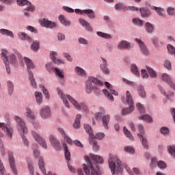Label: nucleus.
Segmentation results:
<instances>
[{"label":"nucleus","mask_w":175,"mask_h":175,"mask_svg":"<svg viewBox=\"0 0 175 175\" xmlns=\"http://www.w3.org/2000/svg\"><path fill=\"white\" fill-rule=\"evenodd\" d=\"M90 157L85 156V161L88 162V165H83V169L85 175H100L98 163H103V159L100 156L90 154ZM88 167L90 168H88Z\"/></svg>","instance_id":"obj_1"},{"label":"nucleus","mask_w":175,"mask_h":175,"mask_svg":"<svg viewBox=\"0 0 175 175\" xmlns=\"http://www.w3.org/2000/svg\"><path fill=\"white\" fill-rule=\"evenodd\" d=\"M108 163L112 174H114L116 172L117 173H120V172L122 170V167H125L128 173H132V171L128 167L126 164H121V161L118 159L117 156H114L110 154Z\"/></svg>","instance_id":"obj_2"},{"label":"nucleus","mask_w":175,"mask_h":175,"mask_svg":"<svg viewBox=\"0 0 175 175\" xmlns=\"http://www.w3.org/2000/svg\"><path fill=\"white\" fill-rule=\"evenodd\" d=\"M57 91L58 95L59 96L61 99H62L66 107H68V109L69 107H70V106L69 105V102H68V100L66 99H68V100H70V103H72V105L75 107L77 110H81V109H84V107H85V104H84V103H79L77 100H76V99H75L70 95L65 96V94H64V92H62V90H61L59 88H57Z\"/></svg>","instance_id":"obj_3"},{"label":"nucleus","mask_w":175,"mask_h":175,"mask_svg":"<svg viewBox=\"0 0 175 175\" xmlns=\"http://www.w3.org/2000/svg\"><path fill=\"white\" fill-rule=\"evenodd\" d=\"M14 120L16 122V129L18 133L21 135L25 146L28 147V146H29V142H28V139H27V137L24 135L28 133V127H27V124H25L24 120L18 116H14Z\"/></svg>","instance_id":"obj_4"},{"label":"nucleus","mask_w":175,"mask_h":175,"mask_svg":"<svg viewBox=\"0 0 175 175\" xmlns=\"http://www.w3.org/2000/svg\"><path fill=\"white\" fill-rule=\"evenodd\" d=\"M126 102L129 105V108H126L122 110V116H126V114H131L133 110H135V106H133V100L132 99V95L129 90L126 92Z\"/></svg>","instance_id":"obj_5"},{"label":"nucleus","mask_w":175,"mask_h":175,"mask_svg":"<svg viewBox=\"0 0 175 175\" xmlns=\"http://www.w3.org/2000/svg\"><path fill=\"white\" fill-rule=\"evenodd\" d=\"M92 83L94 84H97V85H103V83H102V81L98 80V79L90 77L86 81L85 91L87 94H91L94 88V86H92Z\"/></svg>","instance_id":"obj_6"},{"label":"nucleus","mask_w":175,"mask_h":175,"mask_svg":"<svg viewBox=\"0 0 175 175\" xmlns=\"http://www.w3.org/2000/svg\"><path fill=\"white\" fill-rule=\"evenodd\" d=\"M84 129L92 139H98V140H102V139L105 137V133H98L94 135V133H92V128L89 124H85Z\"/></svg>","instance_id":"obj_7"},{"label":"nucleus","mask_w":175,"mask_h":175,"mask_svg":"<svg viewBox=\"0 0 175 175\" xmlns=\"http://www.w3.org/2000/svg\"><path fill=\"white\" fill-rule=\"evenodd\" d=\"M161 80H163L164 83H167V84L169 85V87L175 91V84L173 82V79H172V77H170L169 74L166 72L163 73L161 75Z\"/></svg>","instance_id":"obj_8"},{"label":"nucleus","mask_w":175,"mask_h":175,"mask_svg":"<svg viewBox=\"0 0 175 175\" xmlns=\"http://www.w3.org/2000/svg\"><path fill=\"white\" fill-rule=\"evenodd\" d=\"M115 9L116 10H123V12H126L128 10H132L133 12H137L139 10V8L133 6H128L126 7L124 3H118L115 5Z\"/></svg>","instance_id":"obj_9"},{"label":"nucleus","mask_w":175,"mask_h":175,"mask_svg":"<svg viewBox=\"0 0 175 175\" xmlns=\"http://www.w3.org/2000/svg\"><path fill=\"white\" fill-rule=\"evenodd\" d=\"M17 4L19 6H25L27 5L28 7L25 9L27 12H35V6L28 1V0H17Z\"/></svg>","instance_id":"obj_10"},{"label":"nucleus","mask_w":175,"mask_h":175,"mask_svg":"<svg viewBox=\"0 0 175 175\" xmlns=\"http://www.w3.org/2000/svg\"><path fill=\"white\" fill-rule=\"evenodd\" d=\"M31 135L35 140L38 142V143H39V144L42 146L43 148H47V144H46V141H44V139H43L42 137H40L39 135L36 133V132L31 131Z\"/></svg>","instance_id":"obj_11"},{"label":"nucleus","mask_w":175,"mask_h":175,"mask_svg":"<svg viewBox=\"0 0 175 175\" xmlns=\"http://www.w3.org/2000/svg\"><path fill=\"white\" fill-rule=\"evenodd\" d=\"M135 40L139 45V47L140 48L141 53H142V54H144V55H148V53H149L148 49L144 44V42H143V41H142V40H140L139 38H135Z\"/></svg>","instance_id":"obj_12"},{"label":"nucleus","mask_w":175,"mask_h":175,"mask_svg":"<svg viewBox=\"0 0 175 175\" xmlns=\"http://www.w3.org/2000/svg\"><path fill=\"white\" fill-rule=\"evenodd\" d=\"M101 59L103 61V64L100 65V70H102L103 73H104V75H110V70H109V68H107L109 65L107 64V60L103 57H102Z\"/></svg>","instance_id":"obj_13"},{"label":"nucleus","mask_w":175,"mask_h":175,"mask_svg":"<svg viewBox=\"0 0 175 175\" xmlns=\"http://www.w3.org/2000/svg\"><path fill=\"white\" fill-rule=\"evenodd\" d=\"M8 158L10 167L14 173V174H17V170H16V165H14V157H13V152H8Z\"/></svg>","instance_id":"obj_14"},{"label":"nucleus","mask_w":175,"mask_h":175,"mask_svg":"<svg viewBox=\"0 0 175 175\" xmlns=\"http://www.w3.org/2000/svg\"><path fill=\"white\" fill-rule=\"evenodd\" d=\"M6 53H7L6 50L3 49L1 55L5 65L7 73L8 75H10V67H9V64H8V61H9V58H8V55H6Z\"/></svg>","instance_id":"obj_15"},{"label":"nucleus","mask_w":175,"mask_h":175,"mask_svg":"<svg viewBox=\"0 0 175 175\" xmlns=\"http://www.w3.org/2000/svg\"><path fill=\"white\" fill-rule=\"evenodd\" d=\"M0 128L6 133L7 136L10 137V139L13 137V129H9L5 123H0Z\"/></svg>","instance_id":"obj_16"},{"label":"nucleus","mask_w":175,"mask_h":175,"mask_svg":"<svg viewBox=\"0 0 175 175\" xmlns=\"http://www.w3.org/2000/svg\"><path fill=\"white\" fill-rule=\"evenodd\" d=\"M40 115L43 118V120H46L50 116H51V111L50 108L45 107L40 110Z\"/></svg>","instance_id":"obj_17"},{"label":"nucleus","mask_w":175,"mask_h":175,"mask_svg":"<svg viewBox=\"0 0 175 175\" xmlns=\"http://www.w3.org/2000/svg\"><path fill=\"white\" fill-rule=\"evenodd\" d=\"M103 93L105 96H107V99H109V100H114V97L113 95H118V93L116 92L114 90H107L106 89L103 90ZM113 94V95H111Z\"/></svg>","instance_id":"obj_18"},{"label":"nucleus","mask_w":175,"mask_h":175,"mask_svg":"<svg viewBox=\"0 0 175 175\" xmlns=\"http://www.w3.org/2000/svg\"><path fill=\"white\" fill-rule=\"evenodd\" d=\"M41 25L45 28H55L56 25L54 22H51L48 19L43 18L40 21Z\"/></svg>","instance_id":"obj_19"},{"label":"nucleus","mask_w":175,"mask_h":175,"mask_svg":"<svg viewBox=\"0 0 175 175\" xmlns=\"http://www.w3.org/2000/svg\"><path fill=\"white\" fill-rule=\"evenodd\" d=\"M44 161H43V157H40L38 160V166L44 175H53L52 172H48L47 174H46V168L44 167Z\"/></svg>","instance_id":"obj_20"},{"label":"nucleus","mask_w":175,"mask_h":175,"mask_svg":"<svg viewBox=\"0 0 175 175\" xmlns=\"http://www.w3.org/2000/svg\"><path fill=\"white\" fill-rule=\"evenodd\" d=\"M132 47L131 46V43L128 42L126 40H122L119 44H118V49L119 50H129Z\"/></svg>","instance_id":"obj_21"},{"label":"nucleus","mask_w":175,"mask_h":175,"mask_svg":"<svg viewBox=\"0 0 175 175\" xmlns=\"http://www.w3.org/2000/svg\"><path fill=\"white\" fill-rule=\"evenodd\" d=\"M79 23L81 25L86 29V31H88V32H92V31H94V29L87 21L83 18H79Z\"/></svg>","instance_id":"obj_22"},{"label":"nucleus","mask_w":175,"mask_h":175,"mask_svg":"<svg viewBox=\"0 0 175 175\" xmlns=\"http://www.w3.org/2000/svg\"><path fill=\"white\" fill-rule=\"evenodd\" d=\"M79 23L81 25L86 29V31H88V32H92V31H94V29L87 21L83 18H79Z\"/></svg>","instance_id":"obj_23"},{"label":"nucleus","mask_w":175,"mask_h":175,"mask_svg":"<svg viewBox=\"0 0 175 175\" xmlns=\"http://www.w3.org/2000/svg\"><path fill=\"white\" fill-rule=\"evenodd\" d=\"M49 141L51 146H53L55 150H59L61 144L57 140V138H55L54 135L49 136Z\"/></svg>","instance_id":"obj_24"},{"label":"nucleus","mask_w":175,"mask_h":175,"mask_svg":"<svg viewBox=\"0 0 175 175\" xmlns=\"http://www.w3.org/2000/svg\"><path fill=\"white\" fill-rule=\"evenodd\" d=\"M25 63L27 66L28 72H29V69H34L35 68V64H33V62L31 60V59L25 57H24Z\"/></svg>","instance_id":"obj_25"},{"label":"nucleus","mask_w":175,"mask_h":175,"mask_svg":"<svg viewBox=\"0 0 175 175\" xmlns=\"http://www.w3.org/2000/svg\"><path fill=\"white\" fill-rule=\"evenodd\" d=\"M142 17L147 18L151 16V11L146 8H142L139 9Z\"/></svg>","instance_id":"obj_26"},{"label":"nucleus","mask_w":175,"mask_h":175,"mask_svg":"<svg viewBox=\"0 0 175 175\" xmlns=\"http://www.w3.org/2000/svg\"><path fill=\"white\" fill-rule=\"evenodd\" d=\"M103 125L105 129H109V122H110V115H105L102 118Z\"/></svg>","instance_id":"obj_27"},{"label":"nucleus","mask_w":175,"mask_h":175,"mask_svg":"<svg viewBox=\"0 0 175 175\" xmlns=\"http://www.w3.org/2000/svg\"><path fill=\"white\" fill-rule=\"evenodd\" d=\"M75 72L77 76H81V77H85V76H87V72H85V70L79 66L75 67Z\"/></svg>","instance_id":"obj_28"},{"label":"nucleus","mask_w":175,"mask_h":175,"mask_svg":"<svg viewBox=\"0 0 175 175\" xmlns=\"http://www.w3.org/2000/svg\"><path fill=\"white\" fill-rule=\"evenodd\" d=\"M0 33L5 36H9L10 38H14V35L13 34V32L6 29H0Z\"/></svg>","instance_id":"obj_29"},{"label":"nucleus","mask_w":175,"mask_h":175,"mask_svg":"<svg viewBox=\"0 0 175 175\" xmlns=\"http://www.w3.org/2000/svg\"><path fill=\"white\" fill-rule=\"evenodd\" d=\"M152 10H155L156 13L159 16H161V17H163L165 16V10L161 7H155V6H152L151 7Z\"/></svg>","instance_id":"obj_30"},{"label":"nucleus","mask_w":175,"mask_h":175,"mask_svg":"<svg viewBox=\"0 0 175 175\" xmlns=\"http://www.w3.org/2000/svg\"><path fill=\"white\" fill-rule=\"evenodd\" d=\"M57 55V52L52 51L51 52V58L52 61L55 62V64H65V62L62 59H57V57H55Z\"/></svg>","instance_id":"obj_31"},{"label":"nucleus","mask_w":175,"mask_h":175,"mask_svg":"<svg viewBox=\"0 0 175 175\" xmlns=\"http://www.w3.org/2000/svg\"><path fill=\"white\" fill-rule=\"evenodd\" d=\"M18 38L21 39V40H28V42H32V38L28 36L24 32H19L18 33Z\"/></svg>","instance_id":"obj_32"},{"label":"nucleus","mask_w":175,"mask_h":175,"mask_svg":"<svg viewBox=\"0 0 175 175\" xmlns=\"http://www.w3.org/2000/svg\"><path fill=\"white\" fill-rule=\"evenodd\" d=\"M34 95H35L36 100L38 105H41L42 102H43V94H42V92H36L34 93Z\"/></svg>","instance_id":"obj_33"},{"label":"nucleus","mask_w":175,"mask_h":175,"mask_svg":"<svg viewBox=\"0 0 175 175\" xmlns=\"http://www.w3.org/2000/svg\"><path fill=\"white\" fill-rule=\"evenodd\" d=\"M25 117H27V118H29V120H31L33 121L35 120V113H33V111L31 110L29 108L26 109V112L25 113Z\"/></svg>","instance_id":"obj_34"},{"label":"nucleus","mask_w":175,"mask_h":175,"mask_svg":"<svg viewBox=\"0 0 175 175\" xmlns=\"http://www.w3.org/2000/svg\"><path fill=\"white\" fill-rule=\"evenodd\" d=\"M83 13L87 14L88 17L90 18V20H94V18L96 17L95 12H94V10L91 9L83 10Z\"/></svg>","instance_id":"obj_35"},{"label":"nucleus","mask_w":175,"mask_h":175,"mask_svg":"<svg viewBox=\"0 0 175 175\" xmlns=\"http://www.w3.org/2000/svg\"><path fill=\"white\" fill-rule=\"evenodd\" d=\"M59 21H60L61 24L64 25V27H69V25H70V21H68V19H66L64 15L59 16Z\"/></svg>","instance_id":"obj_36"},{"label":"nucleus","mask_w":175,"mask_h":175,"mask_svg":"<svg viewBox=\"0 0 175 175\" xmlns=\"http://www.w3.org/2000/svg\"><path fill=\"white\" fill-rule=\"evenodd\" d=\"M138 136L142 142V146H144V148H146V150H148V141H147V138L146 137V135H138Z\"/></svg>","instance_id":"obj_37"},{"label":"nucleus","mask_w":175,"mask_h":175,"mask_svg":"<svg viewBox=\"0 0 175 175\" xmlns=\"http://www.w3.org/2000/svg\"><path fill=\"white\" fill-rule=\"evenodd\" d=\"M29 79L31 87H33V88H36V81H35L33 74H32V72L31 71H29Z\"/></svg>","instance_id":"obj_38"},{"label":"nucleus","mask_w":175,"mask_h":175,"mask_svg":"<svg viewBox=\"0 0 175 175\" xmlns=\"http://www.w3.org/2000/svg\"><path fill=\"white\" fill-rule=\"evenodd\" d=\"M145 29L148 33H152V32H154V25L149 22H146L145 24Z\"/></svg>","instance_id":"obj_39"},{"label":"nucleus","mask_w":175,"mask_h":175,"mask_svg":"<svg viewBox=\"0 0 175 175\" xmlns=\"http://www.w3.org/2000/svg\"><path fill=\"white\" fill-rule=\"evenodd\" d=\"M63 147L64 148V154L66 161H70V152L69 151L68 146L66 145V144H64Z\"/></svg>","instance_id":"obj_40"},{"label":"nucleus","mask_w":175,"mask_h":175,"mask_svg":"<svg viewBox=\"0 0 175 175\" xmlns=\"http://www.w3.org/2000/svg\"><path fill=\"white\" fill-rule=\"evenodd\" d=\"M131 72L133 75H135L137 77L140 76V73L139 72V68L136 64H131Z\"/></svg>","instance_id":"obj_41"},{"label":"nucleus","mask_w":175,"mask_h":175,"mask_svg":"<svg viewBox=\"0 0 175 175\" xmlns=\"http://www.w3.org/2000/svg\"><path fill=\"white\" fill-rule=\"evenodd\" d=\"M80 120H81V114L77 115L75 121L73 124V127L75 128V129L80 128Z\"/></svg>","instance_id":"obj_42"},{"label":"nucleus","mask_w":175,"mask_h":175,"mask_svg":"<svg viewBox=\"0 0 175 175\" xmlns=\"http://www.w3.org/2000/svg\"><path fill=\"white\" fill-rule=\"evenodd\" d=\"M96 35L100 36V38H103V39H111V35L102 31H97Z\"/></svg>","instance_id":"obj_43"},{"label":"nucleus","mask_w":175,"mask_h":175,"mask_svg":"<svg viewBox=\"0 0 175 175\" xmlns=\"http://www.w3.org/2000/svg\"><path fill=\"white\" fill-rule=\"evenodd\" d=\"M7 85L8 87V94L10 95H12V94H13V91H14V85H13V83L10 81H8L7 82Z\"/></svg>","instance_id":"obj_44"},{"label":"nucleus","mask_w":175,"mask_h":175,"mask_svg":"<svg viewBox=\"0 0 175 175\" xmlns=\"http://www.w3.org/2000/svg\"><path fill=\"white\" fill-rule=\"evenodd\" d=\"M138 94L141 98L146 97V91H144V88L142 85H139L137 89Z\"/></svg>","instance_id":"obj_45"},{"label":"nucleus","mask_w":175,"mask_h":175,"mask_svg":"<svg viewBox=\"0 0 175 175\" xmlns=\"http://www.w3.org/2000/svg\"><path fill=\"white\" fill-rule=\"evenodd\" d=\"M147 70H148L150 77H152V79H156L157 72H155V70H154V69H152L150 67H147Z\"/></svg>","instance_id":"obj_46"},{"label":"nucleus","mask_w":175,"mask_h":175,"mask_svg":"<svg viewBox=\"0 0 175 175\" xmlns=\"http://www.w3.org/2000/svg\"><path fill=\"white\" fill-rule=\"evenodd\" d=\"M54 70L55 75L56 76H58L59 79H64V77H65V76L64 75V72L61 71V70L58 69L57 68H55Z\"/></svg>","instance_id":"obj_47"},{"label":"nucleus","mask_w":175,"mask_h":175,"mask_svg":"<svg viewBox=\"0 0 175 175\" xmlns=\"http://www.w3.org/2000/svg\"><path fill=\"white\" fill-rule=\"evenodd\" d=\"M123 132L126 137L130 139V140H133V136H132V134H131V132L128 131V129H126V127H124Z\"/></svg>","instance_id":"obj_48"},{"label":"nucleus","mask_w":175,"mask_h":175,"mask_svg":"<svg viewBox=\"0 0 175 175\" xmlns=\"http://www.w3.org/2000/svg\"><path fill=\"white\" fill-rule=\"evenodd\" d=\"M40 44L39 42H34L31 44V49L33 51H38L39 50Z\"/></svg>","instance_id":"obj_49"},{"label":"nucleus","mask_w":175,"mask_h":175,"mask_svg":"<svg viewBox=\"0 0 175 175\" xmlns=\"http://www.w3.org/2000/svg\"><path fill=\"white\" fill-rule=\"evenodd\" d=\"M139 120H144L146 122H152V118L148 115H144L139 118Z\"/></svg>","instance_id":"obj_50"},{"label":"nucleus","mask_w":175,"mask_h":175,"mask_svg":"<svg viewBox=\"0 0 175 175\" xmlns=\"http://www.w3.org/2000/svg\"><path fill=\"white\" fill-rule=\"evenodd\" d=\"M167 151L173 158H175V146H168Z\"/></svg>","instance_id":"obj_51"},{"label":"nucleus","mask_w":175,"mask_h":175,"mask_svg":"<svg viewBox=\"0 0 175 175\" xmlns=\"http://www.w3.org/2000/svg\"><path fill=\"white\" fill-rule=\"evenodd\" d=\"M157 166L159 169H166L167 167L166 163L163 161H159L157 163Z\"/></svg>","instance_id":"obj_52"},{"label":"nucleus","mask_w":175,"mask_h":175,"mask_svg":"<svg viewBox=\"0 0 175 175\" xmlns=\"http://www.w3.org/2000/svg\"><path fill=\"white\" fill-rule=\"evenodd\" d=\"M100 87H102L100 85L96 84L94 86H93V91L94 94H100V89L99 88Z\"/></svg>","instance_id":"obj_53"},{"label":"nucleus","mask_w":175,"mask_h":175,"mask_svg":"<svg viewBox=\"0 0 175 175\" xmlns=\"http://www.w3.org/2000/svg\"><path fill=\"white\" fill-rule=\"evenodd\" d=\"M167 49L170 53V54H174L175 53V48L172 44H168L167 46Z\"/></svg>","instance_id":"obj_54"},{"label":"nucleus","mask_w":175,"mask_h":175,"mask_svg":"<svg viewBox=\"0 0 175 175\" xmlns=\"http://www.w3.org/2000/svg\"><path fill=\"white\" fill-rule=\"evenodd\" d=\"M91 143H92L94 151H98L99 150V146L98 145V143L94 140L90 141V144Z\"/></svg>","instance_id":"obj_55"},{"label":"nucleus","mask_w":175,"mask_h":175,"mask_svg":"<svg viewBox=\"0 0 175 175\" xmlns=\"http://www.w3.org/2000/svg\"><path fill=\"white\" fill-rule=\"evenodd\" d=\"M136 107L137 109H138L139 113H144V107H143V105L142 103H137Z\"/></svg>","instance_id":"obj_56"},{"label":"nucleus","mask_w":175,"mask_h":175,"mask_svg":"<svg viewBox=\"0 0 175 175\" xmlns=\"http://www.w3.org/2000/svg\"><path fill=\"white\" fill-rule=\"evenodd\" d=\"M133 24H137V25H140V27H142V25H143V20H142V19L133 18Z\"/></svg>","instance_id":"obj_57"},{"label":"nucleus","mask_w":175,"mask_h":175,"mask_svg":"<svg viewBox=\"0 0 175 175\" xmlns=\"http://www.w3.org/2000/svg\"><path fill=\"white\" fill-rule=\"evenodd\" d=\"M124 151L126 152H129V154H133V152H135V149L131 146H126L124 147Z\"/></svg>","instance_id":"obj_58"},{"label":"nucleus","mask_w":175,"mask_h":175,"mask_svg":"<svg viewBox=\"0 0 175 175\" xmlns=\"http://www.w3.org/2000/svg\"><path fill=\"white\" fill-rule=\"evenodd\" d=\"M16 59H17L16 58V55H14V54H12L9 57V61L10 64H16Z\"/></svg>","instance_id":"obj_59"},{"label":"nucleus","mask_w":175,"mask_h":175,"mask_svg":"<svg viewBox=\"0 0 175 175\" xmlns=\"http://www.w3.org/2000/svg\"><path fill=\"white\" fill-rule=\"evenodd\" d=\"M160 131L162 135H169V129L167 127H162Z\"/></svg>","instance_id":"obj_60"},{"label":"nucleus","mask_w":175,"mask_h":175,"mask_svg":"<svg viewBox=\"0 0 175 175\" xmlns=\"http://www.w3.org/2000/svg\"><path fill=\"white\" fill-rule=\"evenodd\" d=\"M46 68L48 72H51L52 70H55V68L51 66V63H48L46 64Z\"/></svg>","instance_id":"obj_61"},{"label":"nucleus","mask_w":175,"mask_h":175,"mask_svg":"<svg viewBox=\"0 0 175 175\" xmlns=\"http://www.w3.org/2000/svg\"><path fill=\"white\" fill-rule=\"evenodd\" d=\"M164 66L165 68H166V69H168V70H170V69H172V63L166 60L164 63Z\"/></svg>","instance_id":"obj_62"},{"label":"nucleus","mask_w":175,"mask_h":175,"mask_svg":"<svg viewBox=\"0 0 175 175\" xmlns=\"http://www.w3.org/2000/svg\"><path fill=\"white\" fill-rule=\"evenodd\" d=\"M63 9L67 12V13H74L75 12V10H73V8H69V7H66V6H64Z\"/></svg>","instance_id":"obj_63"},{"label":"nucleus","mask_w":175,"mask_h":175,"mask_svg":"<svg viewBox=\"0 0 175 175\" xmlns=\"http://www.w3.org/2000/svg\"><path fill=\"white\" fill-rule=\"evenodd\" d=\"M79 43L81 44H88V41L83 38H79L78 39Z\"/></svg>","instance_id":"obj_64"}]
</instances>
